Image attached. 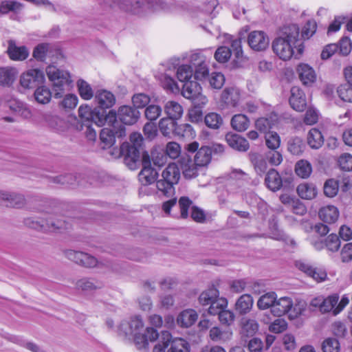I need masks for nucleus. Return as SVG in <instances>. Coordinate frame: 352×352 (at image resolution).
I'll use <instances>...</instances> for the list:
<instances>
[{"mask_svg":"<svg viewBox=\"0 0 352 352\" xmlns=\"http://www.w3.org/2000/svg\"><path fill=\"white\" fill-rule=\"evenodd\" d=\"M300 30L296 24H289L279 29L278 36L272 42L273 52L283 60H289L293 47L298 40Z\"/></svg>","mask_w":352,"mask_h":352,"instance_id":"1","label":"nucleus"},{"mask_svg":"<svg viewBox=\"0 0 352 352\" xmlns=\"http://www.w3.org/2000/svg\"><path fill=\"white\" fill-rule=\"evenodd\" d=\"M144 327L142 319L140 316L132 317L129 321H124L120 324V331L126 336H131L138 349H146L148 345V341H155L158 337L157 331L151 327H148L144 333L140 331Z\"/></svg>","mask_w":352,"mask_h":352,"instance_id":"2","label":"nucleus"},{"mask_svg":"<svg viewBox=\"0 0 352 352\" xmlns=\"http://www.w3.org/2000/svg\"><path fill=\"white\" fill-rule=\"evenodd\" d=\"M78 113L83 124H87L89 129L91 123L101 126L106 121H115L116 118V113L112 110L106 114L104 111H100L96 108L92 109L88 105H81L78 109Z\"/></svg>","mask_w":352,"mask_h":352,"instance_id":"3","label":"nucleus"},{"mask_svg":"<svg viewBox=\"0 0 352 352\" xmlns=\"http://www.w3.org/2000/svg\"><path fill=\"white\" fill-rule=\"evenodd\" d=\"M158 338L159 342L153 352H190V346L186 340L179 338L173 339L168 331H162Z\"/></svg>","mask_w":352,"mask_h":352,"instance_id":"4","label":"nucleus"},{"mask_svg":"<svg viewBox=\"0 0 352 352\" xmlns=\"http://www.w3.org/2000/svg\"><path fill=\"white\" fill-rule=\"evenodd\" d=\"M163 179L157 181V190L164 196L170 197L175 192L173 186L180 179V169L177 164L170 163L162 172Z\"/></svg>","mask_w":352,"mask_h":352,"instance_id":"5","label":"nucleus"},{"mask_svg":"<svg viewBox=\"0 0 352 352\" xmlns=\"http://www.w3.org/2000/svg\"><path fill=\"white\" fill-rule=\"evenodd\" d=\"M46 72L48 78L52 82L54 97L56 98L63 97L65 88L72 82L69 74L53 65L48 66Z\"/></svg>","mask_w":352,"mask_h":352,"instance_id":"6","label":"nucleus"},{"mask_svg":"<svg viewBox=\"0 0 352 352\" xmlns=\"http://www.w3.org/2000/svg\"><path fill=\"white\" fill-rule=\"evenodd\" d=\"M106 123L111 128H104L100 133V138L102 144L103 148L111 146L115 142V138H122L126 135L125 126L119 123L116 120L115 121H106Z\"/></svg>","mask_w":352,"mask_h":352,"instance_id":"7","label":"nucleus"},{"mask_svg":"<svg viewBox=\"0 0 352 352\" xmlns=\"http://www.w3.org/2000/svg\"><path fill=\"white\" fill-rule=\"evenodd\" d=\"M202 88L196 81L190 80L184 82L182 95L186 99L192 100L196 106H204L208 102L207 98L201 94Z\"/></svg>","mask_w":352,"mask_h":352,"instance_id":"8","label":"nucleus"},{"mask_svg":"<svg viewBox=\"0 0 352 352\" xmlns=\"http://www.w3.org/2000/svg\"><path fill=\"white\" fill-rule=\"evenodd\" d=\"M26 223L34 229L49 232H55L60 229L67 228L66 222L62 219L55 218L54 215H49L45 219H28Z\"/></svg>","mask_w":352,"mask_h":352,"instance_id":"9","label":"nucleus"},{"mask_svg":"<svg viewBox=\"0 0 352 352\" xmlns=\"http://www.w3.org/2000/svg\"><path fill=\"white\" fill-rule=\"evenodd\" d=\"M339 300L338 294H334L327 297L318 296L314 298L309 302V309L312 311L318 310L322 314L328 313L336 308Z\"/></svg>","mask_w":352,"mask_h":352,"instance_id":"10","label":"nucleus"},{"mask_svg":"<svg viewBox=\"0 0 352 352\" xmlns=\"http://www.w3.org/2000/svg\"><path fill=\"white\" fill-rule=\"evenodd\" d=\"M192 67H194V76L197 80H203L209 76L208 65L206 57L201 52L192 53L189 58Z\"/></svg>","mask_w":352,"mask_h":352,"instance_id":"11","label":"nucleus"},{"mask_svg":"<svg viewBox=\"0 0 352 352\" xmlns=\"http://www.w3.org/2000/svg\"><path fill=\"white\" fill-rule=\"evenodd\" d=\"M122 10L138 14L148 10H155L153 3L145 0H116Z\"/></svg>","mask_w":352,"mask_h":352,"instance_id":"12","label":"nucleus"},{"mask_svg":"<svg viewBox=\"0 0 352 352\" xmlns=\"http://www.w3.org/2000/svg\"><path fill=\"white\" fill-rule=\"evenodd\" d=\"M199 143L197 142H193L186 145V150L189 153H195L197 151L194 162L199 166H207L211 161L212 158V149L209 146H202L199 149Z\"/></svg>","mask_w":352,"mask_h":352,"instance_id":"13","label":"nucleus"},{"mask_svg":"<svg viewBox=\"0 0 352 352\" xmlns=\"http://www.w3.org/2000/svg\"><path fill=\"white\" fill-rule=\"evenodd\" d=\"M247 42L252 50L263 52L269 47L270 38L264 31L254 30L248 34Z\"/></svg>","mask_w":352,"mask_h":352,"instance_id":"14","label":"nucleus"},{"mask_svg":"<svg viewBox=\"0 0 352 352\" xmlns=\"http://www.w3.org/2000/svg\"><path fill=\"white\" fill-rule=\"evenodd\" d=\"M142 169L139 173V180L143 185H148L153 183L157 176V170L151 167L150 156L147 152L142 155Z\"/></svg>","mask_w":352,"mask_h":352,"instance_id":"15","label":"nucleus"},{"mask_svg":"<svg viewBox=\"0 0 352 352\" xmlns=\"http://www.w3.org/2000/svg\"><path fill=\"white\" fill-rule=\"evenodd\" d=\"M45 76L42 70L31 69L21 74L20 84L25 89H33L43 82Z\"/></svg>","mask_w":352,"mask_h":352,"instance_id":"16","label":"nucleus"},{"mask_svg":"<svg viewBox=\"0 0 352 352\" xmlns=\"http://www.w3.org/2000/svg\"><path fill=\"white\" fill-rule=\"evenodd\" d=\"M230 182L228 190L236 193L240 188H244L250 182V178L245 173L240 169H234L229 174Z\"/></svg>","mask_w":352,"mask_h":352,"instance_id":"17","label":"nucleus"},{"mask_svg":"<svg viewBox=\"0 0 352 352\" xmlns=\"http://www.w3.org/2000/svg\"><path fill=\"white\" fill-rule=\"evenodd\" d=\"M241 100L240 90L234 87H226L221 94L220 105L222 109L236 107Z\"/></svg>","mask_w":352,"mask_h":352,"instance_id":"18","label":"nucleus"},{"mask_svg":"<svg viewBox=\"0 0 352 352\" xmlns=\"http://www.w3.org/2000/svg\"><path fill=\"white\" fill-rule=\"evenodd\" d=\"M0 204L7 207L21 208L26 204L25 197L15 192L0 190Z\"/></svg>","mask_w":352,"mask_h":352,"instance_id":"19","label":"nucleus"},{"mask_svg":"<svg viewBox=\"0 0 352 352\" xmlns=\"http://www.w3.org/2000/svg\"><path fill=\"white\" fill-rule=\"evenodd\" d=\"M296 267L318 283L322 282L327 278V274L325 270L314 267L307 262L296 261Z\"/></svg>","mask_w":352,"mask_h":352,"instance_id":"20","label":"nucleus"},{"mask_svg":"<svg viewBox=\"0 0 352 352\" xmlns=\"http://www.w3.org/2000/svg\"><path fill=\"white\" fill-rule=\"evenodd\" d=\"M140 115L139 111L135 108L129 105H123L119 107L116 117H118L122 123L132 125L137 122Z\"/></svg>","mask_w":352,"mask_h":352,"instance_id":"21","label":"nucleus"},{"mask_svg":"<svg viewBox=\"0 0 352 352\" xmlns=\"http://www.w3.org/2000/svg\"><path fill=\"white\" fill-rule=\"evenodd\" d=\"M43 120L47 126L56 133L64 132L68 128V123L64 119L51 113H43Z\"/></svg>","mask_w":352,"mask_h":352,"instance_id":"22","label":"nucleus"},{"mask_svg":"<svg viewBox=\"0 0 352 352\" xmlns=\"http://www.w3.org/2000/svg\"><path fill=\"white\" fill-rule=\"evenodd\" d=\"M289 102L292 108L296 111L302 112L307 107L305 94L298 87H292Z\"/></svg>","mask_w":352,"mask_h":352,"instance_id":"23","label":"nucleus"},{"mask_svg":"<svg viewBox=\"0 0 352 352\" xmlns=\"http://www.w3.org/2000/svg\"><path fill=\"white\" fill-rule=\"evenodd\" d=\"M7 53L11 60L22 61L28 57L30 52L25 46H18L14 41L10 40L8 41Z\"/></svg>","mask_w":352,"mask_h":352,"instance_id":"24","label":"nucleus"},{"mask_svg":"<svg viewBox=\"0 0 352 352\" xmlns=\"http://www.w3.org/2000/svg\"><path fill=\"white\" fill-rule=\"evenodd\" d=\"M95 101L99 108L102 109H109L115 104L116 97L111 91L102 89L96 92Z\"/></svg>","mask_w":352,"mask_h":352,"instance_id":"25","label":"nucleus"},{"mask_svg":"<svg viewBox=\"0 0 352 352\" xmlns=\"http://www.w3.org/2000/svg\"><path fill=\"white\" fill-rule=\"evenodd\" d=\"M226 140L232 148L239 151H246L249 148V143L246 139L234 133H228Z\"/></svg>","mask_w":352,"mask_h":352,"instance_id":"26","label":"nucleus"},{"mask_svg":"<svg viewBox=\"0 0 352 352\" xmlns=\"http://www.w3.org/2000/svg\"><path fill=\"white\" fill-rule=\"evenodd\" d=\"M297 72L303 85H311L316 79V74L314 69L307 64L302 63L298 67Z\"/></svg>","mask_w":352,"mask_h":352,"instance_id":"27","label":"nucleus"},{"mask_svg":"<svg viewBox=\"0 0 352 352\" xmlns=\"http://www.w3.org/2000/svg\"><path fill=\"white\" fill-rule=\"evenodd\" d=\"M293 305L292 300L289 297H281L276 299L272 309L274 316L280 317L288 313Z\"/></svg>","mask_w":352,"mask_h":352,"instance_id":"28","label":"nucleus"},{"mask_svg":"<svg viewBox=\"0 0 352 352\" xmlns=\"http://www.w3.org/2000/svg\"><path fill=\"white\" fill-rule=\"evenodd\" d=\"M318 214L320 219L324 222L333 223L338 220L340 213L336 206L329 205L320 208Z\"/></svg>","mask_w":352,"mask_h":352,"instance_id":"29","label":"nucleus"},{"mask_svg":"<svg viewBox=\"0 0 352 352\" xmlns=\"http://www.w3.org/2000/svg\"><path fill=\"white\" fill-rule=\"evenodd\" d=\"M265 184L270 190L276 192L282 187L283 181L278 172L272 168L267 172L265 176Z\"/></svg>","mask_w":352,"mask_h":352,"instance_id":"30","label":"nucleus"},{"mask_svg":"<svg viewBox=\"0 0 352 352\" xmlns=\"http://www.w3.org/2000/svg\"><path fill=\"white\" fill-rule=\"evenodd\" d=\"M17 71L11 67H0V86L10 87L14 82Z\"/></svg>","mask_w":352,"mask_h":352,"instance_id":"31","label":"nucleus"},{"mask_svg":"<svg viewBox=\"0 0 352 352\" xmlns=\"http://www.w3.org/2000/svg\"><path fill=\"white\" fill-rule=\"evenodd\" d=\"M197 318L198 315L195 310L186 309L178 315L177 322L179 326L188 328L196 322Z\"/></svg>","mask_w":352,"mask_h":352,"instance_id":"32","label":"nucleus"},{"mask_svg":"<svg viewBox=\"0 0 352 352\" xmlns=\"http://www.w3.org/2000/svg\"><path fill=\"white\" fill-rule=\"evenodd\" d=\"M209 337L216 342H225L232 337V331L230 329L222 330L219 327H213L209 332Z\"/></svg>","mask_w":352,"mask_h":352,"instance_id":"33","label":"nucleus"},{"mask_svg":"<svg viewBox=\"0 0 352 352\" xmlns=\"http://www.w3.org/2000/svg\"><path fill=\"white\" fill-rule=\"evenodd\" d=\"M241 334L243 337L253 336L258 329V324L255 320L244 318L241 322Z\"/></svg>","mask_w":352,"mask_h":352,"instance_id":"34","label":"nucleus"},{"mask_svg":"<svg viewBox=\"0 0 352 352\" xmlns=\"http://www.w3.org/2000/svg\"><path fill=\"white\" fill-rule=\"evenodd\" d=\"M307 144L311 148H320L324 144V137L321 131L316 128H312L307 134Z\"/></svg>","mask_w":352,"mask_h":352,"instance_id":"35","label":"nucleus"},{"mask_svg":"<svg viewBox=\"0 0 352 352\" xmlns=\"http://www.w3.org/2000/svg\"><path fill=\"white\" fill-rule=\"evenodd\" d=\"M164 111L168 118L174 120L179 119L183 114V108L176 101H168L164 106Z\"/></svg>","mask_w":352,"mask_h":352,"instance_id":"36","label":"nucleus"},{"mask_svg":"<svg viewBox=\"0 0 352 352\" xmlns=\"http://www.w3.org/2000/svg\"><path fill=\"white\" fill-rule=\"evenodd\" d=\"M76 287L85 292H91L102 287V284L94 279L83 278L76 282Z\"/></svg>","mask_w":352,"mask_h":352,"instance_id":"37","label":"nucleus"},{"mask_svg":"<svg viewBox=\"0 0 352 352\" xmlns=\"http://www.w3.org/2000/svg\"><path fill=\"white\" fill-rule=\"evenodd\" d=\"M298 195L305 199H312L317 195L316 186L312 184L302 183L297 187Z\"/></svg>","mask_w":352,"mask_h":352,"instance_id":"38","label":"nucleus"},{"mask_svg":"<svg viewBox=\"0 0 352 352\" xmlns=\"http://www.w3.org/2000/svg\"><path fill=\"white\" fill-rule=\"evenodd\" d=\"M176 125V120L168 117L160 120L159 128L164 135L169 136L170 134H174Z\"/></svg>","mask_w":352,"mask_h":352,"instance_id":"39","label":"nucleus"},{"mask_svg":"<svg viewBox=\"0 0 352 352\" xmlns=\"http://www.w3.org/2000/svg\"><path fill=\"white\" fill-rule=\"evenodd\" d=\"M250 124L248 117L243 114L234 115L231 120L232 127L237 131H245Z\"/></svg>","mask_w":352,"mask_h":352,"instance_id":"40","label":"nucleus"},{"mask_svg":"<svg viewBox=\"0 0 352 352\" xmlns=\"http://www.w3.org/2000/svg\"><path fill=\"white\" fill-rule=\"evenodd\" d=\"M276 298L277 296L275 292L266 293L259 298L257 306L260 309L264 310L270 307L272 310Z\"/></svg>","mask_w":352,"mask_h":352,"instance_id":"41","label":"nucleus"},{"mask_svg":"<svg viewBox=\"0 0 352 352\" xmlns=\"http://www.w3.org/2000/svg\"><path fill=\"white\" fill-rule=\"evenodd\" d=\"M253 305L252 297L249 294L242 295L236 302V309L241 314L248 312Z\"/></svg>","mask_w":352,"mask_h":352,"instance_id":"42","label":"nucleus"},{"mask_svg":"<svg viewBox=\"0 0 352 352\" xmlns=\"http://www.w3.org/2000/svg\"><path fill=\"white\" fill-rule=\"evenodd\" d=\"M34 98L38 103L45 104L50 102L52 93L45 86L38 87L34 94Z\"/></svg>","mask_w":352,"mask_h":352,"instance_id":"43","label":"nucleus"},{"mask_svg":"<svg viewBox=\"0 0 352 352\" xmlns=\"http://www.w3.org/2000/svg\"><path fill=\"white\" fill-rule=\"evenodd\" d=\"M219 295L218 289L212 287L200 294L199 302L203 306L210 305L214 300L219 297Z\"/></svg>","mask_w":352,"mask_h":352,"instance_id":"44","label":"nucleus"},{"mask_svg":"<svg viewBox=\"0 0 352 352\" xmlns=\"http://www.w3.org/2000/svg\"><path fill=\"white\" fill-rule=\"evenodd\" d=\"M305 148V144L302 138L294 137L288 141L287 149L293 155H300Z\"/></svg>","mask_w":352,"mask_h":352,"instance_id":"45","label":"nucleus"},{"mask_svg":"<svg viewBox=\"0 0 352 352\" xmlns=\"http://www.w3.org/2000/svg\"><path fill=\"white\" fill-rule=\"evenodd\" d=\"M198 166L195 162H192L190 160L183 162L182 164V170L184 177L192 179L197 177L198 175Z\"/></svg>","mask_w":352,"mask_h":352,"instance_id":"46","label":"nucleus"},{"mask_svg":"<svg viewBox=\"0 0 352 352\" xmlns=\"http://www.w3.org/2000/svg\"><path fill=\"white\" fill-rule=\"evenodd\" d=\"M295 172L301 178H307L312 172L311 165L308 161L301 160L296 164Z\"/></svg>","mask_w":352,"mask_h":352,"instance_id":"47","label":"nucleus"},{"mask_svg":"<svg viewBox=\"0 0 352 352\" xmlns=\"http://www.w3.org/2000/svg\"><path fill=\"white\" fill-rule=\"evenodd\" d=\"M160 82L163 88L167 91L178 94L180 91L177 82L166 74L162 75Z\"/></svg>","mask_w":352,"mask_h":352,"instance_id":"48","label":"nucleus"},{"mask_svg":"<svg viewBox=\"0 0 352 352\" xmlns=\"http://www.w3.org/2000/svg\"><path fill=\"white\" fill-rule=\"evenodd\" d=\"M204 122L208 127L217 129L223 124V119L219 114L212 112L205 116Z\"/></svg>","mask_w":352,"mask_h":352,"instance_id":"49","label":"nucleus"},{"mask_svg":"<svg viewBox=\"0 0 352 352\" xmlns=\"http://www.w3.org/2000/svg\"><path fill=\"white\" fill-rule=\"evenodd\" d=\"M265 145L270 150H276L280 144V138L279 135L274 131L266 133L265 136Z\"/></svg>","mask_w":352,"mask_h":352,"instance_id":"50","label":"nucleus"},{"mask_svg":"<svg viewBox=\"0 0 352 352\" xmlns=\"http://www.w3.org/2000/svg\"><path fill=\"white\" fill-rule=\"evenodd\" d=\"M228 305L227 300L224 298L217 297L210 305L208 313L210 315H218Z\"/></svg>","mask_w":352,"mask_h":352,"instance_id":"51","label":"nucleus"},{"mask_svg":"<svg viewBox=\"0 0 352 352\" xmlns=\"http://www.w3.org/2000/svg\"><path fill=\"white\" fill-rule=\"evenodd\" d=\"M140 158V147L131 146L129 147L126 156L125 157V162L131 166V168H133V164L139 161Z\"/></svg>","mask_w":352,"mask_h":352,"instance_id":"52","label":"nucleus"},{"mask_svg":"<svg viewBox=\"0 0 352 352\" xmlns=\"http://www.w3.org/2000/svg\"><path fill=\"white\" fill-rule=\"evenodd\" d=\"M337 92L342 100L352 102V85L342 84L338 87Z\"/></svg>","mask_w":352,"mask_h":352,"instance_id":"53","label":"nucleus"},{"mask_svg":"<svg viewBox=\"0 0 352 352\" xmlns=\"http://www.w3.org/2000/svg\"><path fill=\"white\" fill-rule=\"evenodd\" d=\"M251 161L258 174L262 175L266 171L267 168V164L266 160L261 155L258 154L252 155L251 157Z\"/></svg>","mask_w":352,"mask_h":352,"instance_id":"54","label":"nucleus"},{"mask_svg":"<svg viewBox=\"0 0 352 352\" xmlns=\"http://www.w3.org/2000/svg\"><path fill=\"white\" fill-rule=\"evenodd\" d=\"M78 92L84 100H90L94 96V91L91 86L85 80H79L77 82Z\"/></svg>","mask_w":352,"mask_h":352,"instance_id":"55","label":"nucleus"},{"mask_svg":"<svg viewBox=\"0 0 352 352\" xmlns=\"http://www.w3.org/2000/svg\"><path fill=\"white\" fill-rule=\"evenodd\" d=\"M174 134L183 138H193L195 135L192 126L187 123L177 124Z\"/></svg>","mask_w":352,"mask_h":352,"instance_id":"56","label":"nucleus"},{"mask_svg":"<svg viewBox=\"0 0 352 352\" xmlns=\"http://www.w3.org/2000/svg\"><path fill=\"white\" fill-rule=\"evenodd\" d=\"M338 182L334 179H330L324 184V193L327 197H334L338 192Z\"/></svg>","mask_w":352,"mask_h":352,"instance_id":"57","label":"nucleus"},{"mask_svg":"<svg viewBox=\"0 0 352 352\" xmlns=\"http://www.w3.org/2000/svg\"><path fill=\"white\" fill-rule=\"evenodd\" d=\"M192 65H182L177 70V77L179 81L185 82L190 81L189 79L192 77Z\"/></svg>","mask_w":352,"mask_h":352,"instance_id":"58","label":"nucleus"},{"mask_svg":"<svg viewBox=\"0 0 352 352\" xmlns=\"http://www.w3.org/2000/svg\"><path fill=\"white\" fill-rule=\"evenodd\" d=\"M49 43H41L35 47L33 51V57L38 61H44L50 49Z\"/></svg>","mask_w":352,"mask_h":352,"instance_id":"59","label":"nucleus"},{"mask_svg":"<svg viewBox=\"0 0 352 352\" xmlns=\"http://www.w3.org/2000/svg\"><path fill=\"white\" fill-rule=\"evenodd\" d=\"M275 121L276 119H274L272 116L270 118H260L256 120L255 126L258 131L265 132L274 125Z\"/></svg>","mask_w":352,"mask_h":352,"instance_id":"60","label":"nucleus"},{"mask_svg":"<svg viewBox=\"0 0 352 352\" xmlns=\"http://www.w3.org/2000/svg\"><path fill=\"white\" fill-rule=\"evenodd\" d=\"M21 8V4L16 1L5 0L0 4V12L2 14H7L10 11L17 12Z\"/></svg>","mask_w":352,"mask_h":352,"instance_id":"61","label":"nucleus"},{"mask_svg":"<svg viewBox=\"0 0 352 352\" xmlns=\"http://www.w3.org/2000/svg\"><path fill=\"white\" fill-rule=\"evenodd\" d=\"M180 210L179 218L187 219L188 217V209L192 206V201L187 197H181L178 201Z\"/></svg>","mask_w":352,"mask_h":352,"instance_id":"62","label":"nucleus"},{"mask_svg":"<svg viewBox=\"0 0 352 352\" xmlns=\"http://www.w3.org/2000/svg\"><path fill=\"white\" fill-rule=\"evenodd\" d=\"M151 101L150 97L145 94H137L132 98L134 108L142 109L145 107Z\"/></svg>","mask_w":352,"mask_h":352,"instance_id":"63","label":"nucleus"},{"mask_svg":"<svg viewBox=\"0 0 352 352\" xmlns=\"http://www.w3.org/2000/svg\"><path fill=\"white\" fill-rule=\"evenodd\" d=\"M322 349L323 352H339L340 343L335 338H327L322 342Z\"/></svg>","mask_w":352,"mask_h":352,"instance_id":"64","label":"nucleus"}]
</instances>
